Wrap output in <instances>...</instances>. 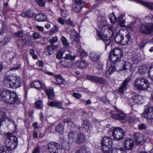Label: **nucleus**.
<instances>
[{"mask_svg": "<svg viewBox=\"0 0 153 153\" xmlns=\"http://www.w3.org/2000/svg\"><path fill=\"white\" fill-rule=\"evenodd\" d=\"M22 41L23 42V44L29 45L30 44V41L26 39H22Z\"/></svg>", "mask_w": 153, "mask_h": 153, "instance_id": "nucleus-63", "label": "nucleus"}, {"mask_svg": "<svg viewBox=\"0 0 153 153\" xmlns=\"http://www.w3.org/2000/svg\"><path fill=\"white\" fill-rule=\"evenodd\" d=\"M106 20L105 17L102 16L98 17V24L100 26H102L104 23L105 22Z\"/></svg>", "mask_w": 153, "mask_h": 153, "instance_id": "nucleus-41", "label": "nucleus"}, {"mask_svg": "<svg viewBox=\"0 0 153 153\" xmlns=\"http://www.w3.org/2000/svg\"><path fill=\"white\" fill-rule=\"evenodd\" d=\"M126 27L131 30H133L135 27L134 22H132L129 25L127 26Z\"/></svg>", "mask_w": 153, "mask_h": 153, "instance_id": "nucleus-57", "label": "nucleus"}, {"mask_svg": "<svg viewBox=\"0 0 153 153\" xmlns=\"http://www.w3.org/2000/svg\"><path fill=\"white\" fill-rule=\"evenodd\" d=\"M83 125L84 126H83V127L87 128H89L90 124L88 122L85 120L84 121Z\"/></svg>", "mask_w": 153, "mask_h": 153, "instance_id": "nucleus-64", "label": "nucleus"}, {"mask_svg": "<svg viewBox=\"0 0 153 153\" xmlns=\"http://www.w3.org/2000/svg\"><path fill=\"white\" fill-rule=\"evenodd\" d=\"M57 46L54 45H47L45 49L44 53L47 56H50L54 52V50L57 48Z\"/></svg>", "mask_w": 153, "mask_h": 153, "instance_id": "nucleus-14", "label": "nucleus"}, {"mask_svg": "<svg viewBox=\"0 0 153 153\" xmlns=\"http://www.w3.org/2000/svg\"><path fill=\"white\" fill-rule=\"evenodd\" d=\"M47 18V16L42 14H37L35 16V20L39 22L45 21Z\"/></svg>", "mask_w": 153, "mask_h": 153, "instance_id": "nucleus-26", "label": "nucleus"}, {"mask_svg": "<svg viewBox=\"0 0 153 153\" xmlns=\"http://www.w3.org/2000/svg\"><path fill=\"white\" fill-rule=\"evenodd\" d=\"M111 153H125V152L123 147H116L113 149Z\"/></svg>", "mask_w": 153, "mask_h": 153, "instance_id": "nucleus-36", "label": "nucleus"}, {"mask_svg": "<svg viewBox=\"0 0 153 153\" xmlns=\"http://www.w3.org/2000/svg\"><path fill=\"white\" fill-rule=\"evenodd\" d=\"M133 99L136 104H141L142 103L143 98L141 95H137L133 97Z\"/></svg>", "mask_w": 153, "mask_h": 153, "instance_id": "nucleus-32", "label": "nucleus"}, {"mask_svg": "<svg viewBox=\"0 0 153 153\" xmlns=\"http://www.w3.org/2000/svg\"><path fill=\"white\" fill-rule=\"evenodd\" d=\"M45 92L47 93L49 99L53 100L54 97V93L53 88H50L46 89Z\"/></svg>", "mask_w": 153, "mask_h": 153, "instance_id": "nucleus-34", "label": "nucleus"}, {"mask_svg": "<svg viewBox=\"0 0 153 153\" xmlns=\"http://www.w3.org/2000/svg\"><path fill=\"white\" fill-rule=\"evenodd\" d=\"M4 82L9 87L17 88L21 86L22 82L17 76H7L4 77Z\"/></svg>", "mask_w": 153, "mask_h": 153, "instance_id": "nucleus-3", "label": "nucleus"}, {"mask_svg": "<svg viewBox=\"0 0 153 153\" xmlns=\"http://www.w3.org/2000/svg\"><path fill=\"white\" fill-rule=\"evenodd\" d=\"M2 99L8 103L18 104L20 101L16 94L13 92H10L8 91H4L1 94Z\"/></svg>", "mask_w": 153, "mask_h": 153, "instance_id": "nucleus-2", "label": "nucleus"}, {"mask_svg": "<svg viewBox=\"0 0 153 153\" xmlns=\"http://www.w3.org/2000/svg\"><path fill=\"white\" fill-rule=\"evenodd\" d=\"M130 38V36L129 35L127 34L125 36V37L123 36V39H122V41L121 44L122 45H126L128 43Z\"/></svg>", "mask_w": 153, "mask_h": 153, "instance_id": "nucleus-37", "label": "nucleus"}, {"mask_svg": "<svg viewBox=\"0 0 153 153\" xmlns=\"http://www.w3.org/2000/svg\"><path fill=\"white\" fill-rule=\"evenodd\" d=\"M132 110L129 116L128 117L127 121L129 123H134L137 119L136 116V115L134 113H137V111L134 110L133 106H131Z\"/></svg>", "mask_w": 153, "mask_h": 153, "instance_id": "nucleus-15", "label": "nucleus"}, {"mask_svg": "<svg viewBox=\"0 0 153 153\" xmlns=\"http://www.w3.org/2000/svg\"><path fill=\"white\" fill-rule=\"evenodd\" d=\"M125 132L120 127H115L113 129L112 135L113 139L117 141L122 140L125 136Z\"/></svg>", "mask_w": 153, "mask_h": 153, "instance_id": "nucleus-6", "label": "nucleus"}, {"mask_svg": "<svg viewBox=\"0 0 153 153\" xmlns=\"http://www.w3.org/2000/svg\"><path fill=\"white\" fill-rule=\"evenodd\" d=\"M63 54L61 52H58L56 55V58L59 59H61L62 57Z\"/></svg>", "mask_w": 153, "mask_h": 153, "instance_id": "nucleus-62", "label": "nucleus"}, {"mask_svg": "<svg viewBox=\"0 0 153 153\" xmlns=\"http://www.w3.org/2000/svg\"><path fill=\"white\" fill-rule=\"evenodd\" d=\"M101 143L104 153H109L112 147V140L110 137H104L102 139Z\"/></svg>", "mask_w": 153, "mask_h": 153, "instance_id": "nucleus-5", "label": "nucleus"}, {"mask_svg": "<svg viewBox=\"0 0 153 153\" xmlns=\"http://www.w3.org/2000/svg\"><path fill=\"white\" fill-rule=\"evenodd\" d=\"M27 17L29 18L31 17L33 15V13L30 10H28L26 11Z\"/></svg>", "mask_w": 153, "mask_h": 153, "instance_id": "nucleus-61", "label": "nucleus"}, {"mask_svg": "<svg viewBox=\"0 0 153 153\" xmlns=\"http://www.w3.org/2000/svg\"><path fill=\"white\" fill-rule=\"evenodd\" d=\"M100 56L98 53L92 52L90 53V57L92 61H96L99 59Z\"/></svg>", "mask_w": 153, "mask_h": 153, "instance_id": "nucleus-28", "label": "nucleus"}, {"mask_svg": "<svg viewBox=\"0 0 153 153\" xmlns=\"http://www.w3.org/2000/svg\"><path fill=\"white\" fill-rule=\"evenodd\" d=\"M138 2L151 10H153V3L150 2H144L138 0Z\"/></svg>", "mask_w": 153, "mask_h": 153, "instance_id": "nucleus-30", "label": "nucleus"}, {"mask_svg": "<svg viewBox=\"0 0 153 153\" xmlns=\"http://www.w3.org/2000/svg\"><path fill=\"white\" fill-rule=\"evenodd\" d=\"M54 77L56 78V84L60 85L63 83L64 79L62 78L61 75H56L54 76Z\"/></svg>", "mask_w": 153, "mask_h": 153, "instance_id": "nucleus-33", "label": "nucleus"}, {"mask_svg": "<svg viewBox=\"0 0 153 153\" xmlns=\"http://www.w3.org/2000/svg\"><path fill=\"white\" fill-rule=\"evenodd\" d=\"M123 30H119L117 33L116 36L114 38L115 41L117 43L121 44L123 39Z\"/></svg>", "mask_w": 153, "mask_h": 153, "instance_id": "nucleus-19", "label": "nucleus"}, {"mask_svg": "<svg viewBox=\"0 0 153 153\" xmlns=\"http://www.w3.org/2000/svg\"><path fill=\"white\" fill-rule=\"evenodd\" d=\"M76 153H91V152L87 150L85 148H82L77 150Z\"/></svg>", "mask_w": 153, "mask_h": 153, "instance_id": "nucleus-46", "label": "nucleus"}, {"mask_svg": "<svg viewBox=\"0 0 153 153\" xmlns=\"http://www.w3.org/2000/svg\"><path fill=\"white\" fill-rule=\"evenodd\" d=\"M10 37L6 36L4 37L2 40L0 41V45L2 46L6 45L10 41Z\"/></svg>", "mask_w": 153, "mask_h": 153, "instance_id": "nucleus-38", "label": "nucleus"}, {"mask_svg": "<svg viewBox=\"0 0 153 153\" xmlns=\"http://www.w3.org/2000/svg\"><path fill=\"white\" fill-rule=\"evenodd\" d=\"M134 146L133 140L130 138H127L125 142V146L127 150H130L132 149Z\"/></svg>", "mask_w": 153, "mask_h": 153, "instance_id": "nucleus-20", "label": "nucleus"}, {"mask_svg": "<svg viewBox=\"0 0 153 153\" xmlns=\"http://www.w3.org/2000/svg\"><path fill=\"white\" fill-rule=\"evenodd\" d=\"M138 128L139 130H145L146 129L147 127L144 124L141 123L138 125Z\"/></svg>", "mask_w": 153, "mask_h": 153, "instance_id": "nucleus-59", "label": "nucleus"}, {"mask_svg": "<svg viewBox=\"0 0 153 153\" xmlns=\"http://www.w3.org/2000/svg\"><path fill=\"white\" fill-rule=\"evenodd\" d=\"M114 107L115 111H112L111 112V118L115 120H124L126 117V115L123 112L117 108L116 107Z\"/></svg>", "mask_w": 153, "mask_h": 153, "instance_id": "nucleus-8", "label": "nucleus"}, {"mask_svg": "<svg viewBox=\"0 0 153 153\" xmlns=\"http://www.w3.org/2000/svg\"><path fill=\"white\" fill-rule=\"evenodd\" d=\"M60 63L62 66L65 67H71L72 65L73 62L71 60L64 58L60 61Z\"/></svg>", "mask_w": 153, "mask_h": 153, "instance_id": "nucleus-22", "label": "nucleus"}, {"mask_svg": "<svg viewBox=\"0 0 153 153\" xmlns=\"http://www.w3.org/2000/svg\"><path fill=\"white\" fill-rule=\"evenodd\" d=\"M134 137L135 143L137 145H143L146 140V137L143 133H134Z\"/></svg>", "mask_w": 153, "mask_h": 153, "instance_id": "nucleus-10", "label": "nucleus"}, {"mask_svg": "<svg viewBox=\"0 0 153 153\" xmlns=\"http://www.w3.org/2000/svg\"><path fill=\"white\" fill-rule=\"evenodd\" d=\"M56 130L59 134H62L63 132L64 127L60 124L58 125L56 127Z\"/></svg>", "mask_w": 153, "mask_h": 153, "instance_id": "nucleus-39", "label": "nucleus"}, {"mask_svg": "<svg viewBox=\"0 0 153 153\" xmlns=\"http://www.w3.org/2000/svg\"><path fill=\"white\" fill-rule=\"evenodd\" d=\"M24 32L22 30L18 31L14 33L15 37H22L23 36Z\"/></svg>", "mask_w": 153, "mask_h": 153, "instance_id": "nucleus-50", "label": "nucleus"}, {"mask_svg": "<svg viewBox=\"0 0 153 153\" xmlns=\"http://www.w3.org/2000/svg\"><path fill=\"white\" fill-rule=\"evenodd\" d=\"M64 58L70 60H73L75 59V56H73L70 53L66 54Z\"/></svg>", "mask_w": 153, "mask_h": 153, "instance_id": "nucleus-49", "label": "nucleus"}, {"mask_svg": "<svg viewBox=\"0 0 153 153\" xmlns=\"http://www.w3.org/2000/svg\"><path fill=\"white\" fill-rule=\"evenodd\" d=\"M109 19L112 22H114L116 20V17L113 13L110 14L108 16Z\"/></svg>", "mask_w": 153, "mask_h": 153, "instance_id": "nucleus-52", "label": "nucleus"}, {"mask_svg": "<svg viewBox=\"0 0 153 153\" xmlns=\"http://www.w3.org/2000/svg\"><path fill=\"white\" fill-rule=\"evenodd\" d=\"M58 39L57 37H54L52 38L51 39L49 40L50 43L51 44V45H53L55 43L57 42L58 41Z\"/></svg>", "mask_w": 153, "mask_h": 153, "instance_id": "nucleus-56", "label": "nucleus"}, {"mask_svg": "<svg viewBox=\"0 0 153 153\" xmlns=\"http://www.w3.org/2000/svg\"><path fill=\"white\" fill-rule=\"evenodd\" d=\"M82 8V7L81 5L75 4H74L72 7L76 13L79 12Z\"/></svg>", "mask_w": 153, "mask_h": 153, "instance_id": "nucleus-43", "label": "nucleus"}, {"mask_svg": "<svg viewBox=\"0 0 153 153\" xmlns=\"http://www.w3.org/2000/svg\"><path fill=\"white\" fill-rule=\"evenodd\" d=\"M75 65L78 68H84L88 65V63L85 60L78 61L76 62Z\"/></svg>", "mask_w": 153, "mask_h": 153, "instance_id": "nucleus-24", "label": "nucleus"}, {"mask_svg": "<svg viewBox=\"0 0 153 153\" xmlns=\"http://www.w3.org/2000/svg\"><path fill=\"white\" fill-rule=\"evenodd\" d=\"M147 71V68L146 66H141L139 68V72L141 74L145 73Z\"/></svg>", "mask_w": 153, "mask_h": 153, "instance_id": "nucleus-47", "label": "nucleus"}, {"mask_svg": "<svg viewBox=\"0 0 153 153\" xmlns=\"http://www.w3.org/2000/svg\"><path fill=\"white\" fill-rule=\"evenodd\" d=\"M18 139L17 137H13V141H12L11 145L9 146H6L8 149H10V152L15 149L17 146L18 145Z\"/></svg>", "mask_w": 153, "mask_h": 153, "instance_id": "nucleus-25", "label": "nucleus"}, {"mask_svg": "<svg viewBox=\"0 0 153 153\" xmlns=\"http://www.w3.org/2000/svg\"><path fill=\"white\" fill-rule=\"evenodd\" d=\"M78 133L75 131H70L68 134V143L71 142H75Z\"/></svg>", "mask_w": 153, "mask_h": 153, "instance_id": "nucleus-16", "label": "nucleus"}, {"mask_svg": "<svg viewBox=\"0 0 153 153\" xmlns=\"http://www.w3.org/2000/svg\"><path fill=\"white\" fill-rule=\"evenodd\" d=\"M61 40L63 45L65 47H67L69 45V43L67 41L66 38L64 36H62L61 38Z\"/></svg>", "mask_w": 153, "mask_h": 153, "instance_id": "nucleus-48", "label": "nucleus"}, {"mask_svg": "<svg viewBox=\"0 0 153 153\" xmlns=\"http://www.w3.org/2000/svg\"><path fill=\"white\" fill-rule=\"evenodd\" d=\"M130 80V79L128 77L125 79L122 83L121 85L119 88V91L123 94L124 92L127 89V85Z\"/></svg>", "mask_w": 153, "mask_h": 153, "instance_id": "nucleus-18", "label": "nucleus"}, {"mask_svg": "<svg viewBox=\"0 0 153 153\" xmlns=\"http://www.w3.org/2000/svg\"><path fill=\"white\" fill-rule=\"evenodd\" d=\"M97 31V36L99 39L104 41L106 46L108 45L111 42L110 39L113 34L111 26L105 25L102 27L100 32L98 30Z\"/></svg>", "mask_w": 153, "mask_h": 153, "instance_id": "nucleus-1", "label": "nucleus"}, {"mask_svg": "<svg viewBox=\"0 0 153 153\" xmlns=\"http://www.w3.org/2000/svg\"><path fill=\"white\" fill-rule=\"evenodd\" d=\"M64 121L65 123H68L71 126H72L74 125V123L70 118H65L64 120Z\"/></svg>", "mask_w": 153, "mask_h": 153, "instance_id": "nucleus-51", "label": "nucleus"}, {"mask_svg": "<svg viewBox=\"0 0 153 153\" xmlns=\"http://www.w3.org/2000/svg\"><path fill=\"white\" fill-rule=\"evenodd\" d=\"M111 65L109 67L108 69L106 72V74L108 77L115 71L116 70L115 64L113 63H111Z\"/></svg>", "mask_w": 153, "mask_h": 153, "instance_id": "nucleus-31", "label": "nucleus"}, {"mask_svg": "<svg viewBox=\"0 0 153 153\" xmlns=\"http://www.w3.org/2000/svg\"><path fill=\"white\" fill-rule=\"evenodd\" d=\"M71 40L73 41V44L74 46L77 47L80 45L79 36L77 32L75 30H73L72 33L71 35Z\"/></svg>", "mask_w": 153, "mask_h": 153, "instance_id": "nucleus-12", "label": "nucleus"}, {"mask_svg": "<svg viewBox=\"0 0 153 153\" xmlns=\"http://www.w3.org/2000/svg\"><path fill=\"white\" fill-rule=\"evenodd\" d=\"M79 51H80V56L82 58L86 57L88 55V53L84 51L83 50L81 49L80 50L79 49Z\"/></svg>", "mask_w": 153, "mask_h": 153, "instance_id": "nucleus-55", "label": "nucleus"}, {"mask_svg": "<svg viewBox=\"0 0 153 153\" xmlns=\"http://www.w3.org/2000/svg\"><path fill=\"white\" fill-rule=\"evenodd\" d=\"M85 140V137L83 134L79 133L75 142L78 144H80L84 143Z\"/></svg>", "mask_w": 153, "mask_h": 153, "instance_id": "nucleus-21", "label": "nucleus"}, {"mask_svg": "<svg viewBox=\"0 0 153 153\" xmlns=\"http://www.w3.org/2000/svg\"><path fill=\"white\" fill-rule=\"evenodd\" d=\"M5 113L2 111H0V125H1V122L5 120Z\"/></svg>", "mask_w": 153, "mask_h": 153, "instance_id": "nucleus-45", "label": "nucleus"}, {"mask_svg": "<svg viewBox=\"0 0 153 153\" xmlns=\"http://www.w3.org/2000/svg\"><path fill=\"white\" fill-rule=\"evenodd\" d=\"M109 59L110 60L108 61L107 65H110V63H113L114 64L120 61V58L118 57V56L113 54H110V52L109 53Z\"/></svg>", "mask_w": 153, "mask_h": 153, "instance_id": "nucleus-17", "label": "nucleus"}, {"mask_svg": "<svg viewBox=\"0 0 153 153\" xmlns=\"http://www.w3.org/2000/svg\"><path fill=\"white\" fill-rule=\"evenodd\" d=\"M149 76L152 81H153V65H152L149 67Z\"/></svg>", "mask_w": 153, "mask_h": 153, "instance_id": "nucleus-42", "label": "nucleus"}, {"mask_svg": "<svg viewBox=\"0 0 153 153\" xmlns=\"http://www.w3.org/2000/svg\"><path fill=\"white\" fill-rule=\"evenodd\" d=\"M48 105L50 106L56 107L58 108H62V104L60 102L56 101H53L48 102Z\"/></svg>", "mask_w": 153, "mask_h": 153, "instance_id": "nucleus-27", "label": "nucleus"}, {"mask_svg": "<svg viewBox=\"0 0 153 153\" xmlns=\"http://www.w3.org/2000/svg\"><path fill=\"white\" fill-rule=\"evenodd\" d=\"M36 108L38 109H41L43 106L42 101L41 100H39L37 101L35 104Z\"/></svg>", "mask_w": 153, "mask_h": 153, "instance_id": "nucleus-54", "label": "nucleus"}, {"mask_svg": "<svg viewBox=\"0 0 153 153\" xmlns=\"http://www.w3.org/2000/svg\"><path fill=\"white\" fill-rule=\"evenodd\" d=\"M144 117L148 119H153V107H150L146 109L143 113Z\"/></svg>", "mask_w": 153, "mask_h": 153, "instance_id": "nucleus-13", "label": "nucleus"}, {"mask_svg": "<svg viewBox=\"0 0 153 153\" xmlns=\"http://www.w3.org/2000/svg\"><path fill=\"white\" fill-rule=\"evenodd\" d=\"M86 78L88 80L92 82H96L102 84H105L107 81L103 78L96 76L87 75Z\"/></svg>", "mask_w": 153, "mask_h": 153, "instance_id": "nucleus-11", "label": "nucleus"}, {"mask_svg": "<svg viewBox=\"0 0 153 153\" xmlns=\"http://www.w3.org/2000/svg\"><path fill=\"white\" fill-rule=\"evenodd\" d=\"M48 149L51 153H61L62 148L58 143L54 142H51L48 144Z\"/></svg>", "mask_w": 153, "mask_h": 153, "instance_id": "nucleus-9", "label": "nucleus"}, {"mask_svg": "<svg viewBox=\"0 0 153 153\" xmlns=\"http://www.w3.org/2000/svg\"><path fill=\"white\" fill-rule=\"evenodd\" d=\"M123 16L122 15L119 16L118 19L119 22L120 26L122 27H123L124 26V24L125 22V19H123Z\"/></svg>", "mask_w": 153, "mask_h": 153, "instance_id": "nucleus-44", "label": "nucleus"}, {"mask_svg": "<svg viewBox=\"0 0 153 153\" xmlns=\"http://www.w3.org/2000/svg\"><path fill=\"white\" fill-rule=\"evenodd\" d=\"M0 153H11L10 149H8L6 146L0 147Z\"/></svg>", "mask_w": 153, "mask_h": 153, "instance_id": "nucleus-40", "label": "nucleus"}, {"mask_svg": "<svg viewBox=\"0 0 153 153\" xmlns=\"http://www.w3.org/2000/svg\"><path fill=\"white\" fill-rule=\"evenodd\" d=\"M7 137L5 140V143L7 145L9 144L11 141V140H13V137H16L13 136L12 134L10 132L7 133L6 134Z\"/></svg>", "mask_w": 153, "mask_h": 153, "instance_id": "nucleus-35", "label": "nucleus"}, {"mask_svg": "<svg viewBox=\"0 0 153 153\" xmlns=\"http://www.w3.org/2000/svg\"><path fill=\"white\" fill-rule=\"evenodd\" d=\"M110 54H113L115 55L118 57L121 58L123 55V52L121 49L118 48H115L114 50L111 52Z\"/></svg>", "mask_w": 153, "mask_h": 153, "instance_id": "nucleus-29", "label": "nucleus"}, {"mask_svg": "<svg viewBox=\"0 0 153 153\" xmlns=\"http://www.w3.org/2000/svg\"><path fill=\"white\" fill-rule=\"evenodd\" d=\"M140 32L143 34H149L153 32V24L145 23L142 24L140 27Z\"/></svg>", "mask_w": 153, "mask_h": 153, "instance_id": "nucleus-7", "label": "nucleus"}, {"mask_svg": "<svg viewBox=\"0 0 153 153\" xmlns=\"http://www.w3.org/2000/svg\"><path fill=\"white\" fill-rule=\"evenodd\" d=\"M121 62L123 64V70H126L127 72H131L132 69L131 64L128 62H125L124 60H122Z\"/></svg>", "mask_w": 153, "mask_h": 153, "instance_id": "nucleus-23", "label": "nucleus"}, {"mask_svg": "<svg viewBox=\"0 0 153 153\" xmlns=\"http://www.w3.org/2000/svg\"><path fill=\"white\" fill-rule=\"evenodd\" d=\"M61 16L63 18H65L68 16V14L66 11L62 10H61Z\"/></svg>", "mask_w": 153, "mask_h": 153, "instance_id": "nucleus-60", "label": "nucleus"}, {"mask_svg": "<svg viewBox=\"0 0 153 153\" xmlns=\"http://www.w3.org/2000/svg\"><path fill=\"white\" fill-rule=\"evenodd\" d=\"M34 87L36 89H39L41 88L42 84L39 81H35L33 83Z\"/></svg>", "mask_w": 153, "mask_h": 153, "instance_id": "nucleus-53", "label": "nucleus"}, {"mask_svg": "<svg viewBox=\"0 0 153 153\" xmlns=\"http://www.w3.org/2000/svg\"><path fill=\"white\" fill-rule=\"evenodd\" d=\"M149 83L148 81L144 78L137 79L134 81V88L139 90H146L149 88Z\"/></svg>", "mask_w": 153, "mask_h": 153, "instance_id": "nucleus-4", "label": "nucleus"}, {"mask_svg": "<svg viewBox=\"0 0 153 153\" xmlns=\"http://www.w3.org/2000/svg\"><path fill=\"white\" fill-rule=\"evenodd\" d=\"M65 23L67 24L71 25L73 26H74V25L73 22L70 20V19H65Z\"/></svg>", "mask_w": 153, "mask_h": 153, "instance_id": "nucleus-58", "label": "nucleus"}]
</instances>
